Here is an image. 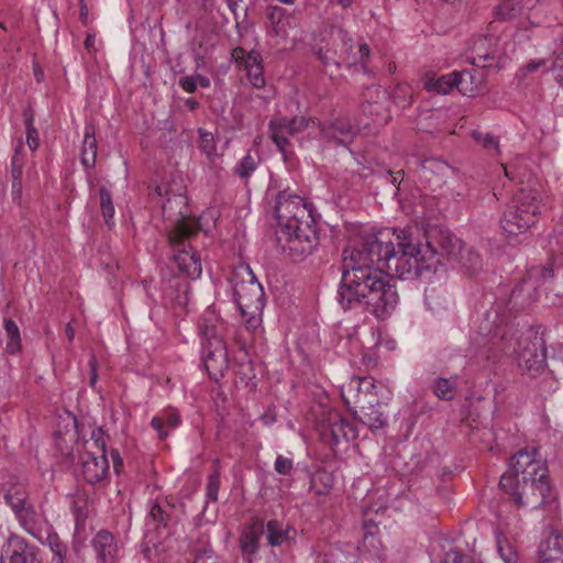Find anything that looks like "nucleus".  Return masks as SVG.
<instances>
[{
	"label": "nucleus",
	"instance_id": "obj_1",
	"mask_svg": "<svg viewBox=\"0 0 563 563\" xmlns=\"http://www.w3.org/2000/svg\"><path fill=\"white\" fill-rule=\"evenodd\" d=\"M437 251L410 230L382 231L364 236L342 253L338 290L343 309L362 305L378 319L396 309L399 296L391 277L411 280L435 268Z\"/></svg>",
	"mask_w": 563,
	"mask_h": 563
},
{
	"label": "nucleus",
	"instance_id": "obj_2",
	"mask_svg": "<svg viewBox=\"0 0 563 563\" xmlns=\"http://www.w3.org/2000/svg\"><path fill=\"white\" fill-rule=\"evenodd\" d=\"M278 221L277 240L292 261H301L318 244V236L311 225V209L303 198L288 190L279 192L276 202Z\"/></svg>",
	"mask_w": 563,
	"mask_h": 563
},
{
	"label": "nucleus",
	"instance_id": "obj_3",
	"mask_svg": "<svg viewBox=\"0 0 563 563\" xmlns=\"http://www.w3.org/2000/svg\"><path fill=\"white\" fill-rule=\"evenodd\" d=\"M506 330L496 328L492 336L484 343L481 355L488 361H495L500 353L512 352L518 357L520 367L528 371L540 369L545 365L547 349L543 338L538 335L533 329H529L523 335L517 339L515 346L507 341Z\"/></svg>",
	"mask_w": 563,
	"mask_h": 563
},
{
	"label": "nucleus",
	"instance_id": "obj_4",
	"mask_svg": "<svg viewBox=\"0 0 563 563\" xmlns=\"http://www.w3.org/2000/svg\"><path fill=\"white\" fill-rule=\"evenodd\" d=\"M233 294L247 331L254 333L262 327L265 294L249 265L234 273Z\"/></svg>",
	"mask_w": 563,
	"mask_h": 563
},
{
	"label": "nucleus",
	"instance_id": "obj_5",
	"mask_svg": "<svg viewBox=\"0 0 563 563\" xmlns=\"http://www.w3.org/2000/svg\"><path fill=\"white\" fill-rule=\"evenodd\" d=\"M499 485L506 494L511 496L518 507L528 506L534 509L549 506L553 509L556 508V496L550 486L548 475L515 483L511 475L504 474L500 477Z\"/></svg>",
	"mask_w": 563,
	"mask_h": 563
},
{
	"label": "nucleus",
	"instance_id": "obj_6",
	"mask_svg": "<svg viewBox=\"0 0 563 563\" xmlns=\"http://www.w3.org/2000/svg\"><path fill=\"white\" fill-rule=\"evenodd\" d=\"M196 230L188 222L180 220L168 232V243L174 255V263L178 271L190 279H197L202 272L201 260L198 252L192 247L190 239Z\"/></svg>",
	"mask_w": 563,
	"mask_h": 563
},
{
	"label": "nucleus",
	"instance_id": "obj_7",
	"mask_svg": "<svg viewBox=\"0 0 563 563\" xmlns=\"http://www.w3.org/2000/svg\"><path fill=\"white\" fill-rule=\"evenodd\" d=\"M539 194L536 189L520 188L500 220L501 229L508 235L526 232L536 222L540 210Z\"/></svg>",
	"mask_w": 563,
	"mask_h": 563
},
{
	"label": "nucleus",
	"instance_id": "obj_8",
	"mask_svg": "<svg viewBox=\"0 0 563 563\" xmlns=\"http://www.w3.org/2000/svg\"><path fill=\"white\" fill-rule=\"evenodd\" d=\"M106 446V433L101 428L92 429L90 439L84 442V452L80 455V473L90 485L101 483L109 474Z\"/></svg>",
	"mask_w": 563,
	"mask_h": 563
},
{
	"label": "nucleus",
	"instance_id": "obj_9",
	"mask_svg": "<svg viewBox=\"0 0 563 563\" xmlns=\"http://www.w3.org/2000/svg\"><path fill=\"white\" fill-rule=\"evenodd\" d=\"M202 335V361L209 377L219 380L228 368L227 345L214 324L203 319L199 323Z\"/></svg>",
	"mask_w": 563,
	"mask_h": 563
},
{
	"label": "nucleus",
	"instance_id": "obj_10",
	"mask_svg": "<svg viewBox=\"0 0 563 563\" xmlns=\"http://www.w3.org/2000/svg\"><path fill=\"white\" fill-rule=\"evenodd\" d=\"M538 452L534 448L522 449L518 451L510 460V471L506 474L511 475L517 481L531 479L533 477H545L548 468L543 461L537 459Z\"/></svg>",
	"mask_w": 563,
	"mask_h": 563
},
{
	"label": "nucleus",
	"instance_id": "obj_11",
	"mask_svg": "<svg viewBox=\"0 0 563 563\" xmlns=\"http://www.w3.org/2000/svg\"><path fill=\"white\" fill-rule=\"evenodd\" d=\"M336 48L339 51V58L342 64L353 66L361 64L366 66V60L369 57V47L365 43L355 44L349 33L339 27L335 32Z\"/></svg>",
	"mask_w": 563,
	"mask_h": 563
},
{
	"label": "nucleus",
	"instance_id": "obj_12",
	"mask_svg": "<svg viewBox=\"0 0 563 563\" xmlns=\"http://www.w3.org/2000/svg\"><path fill=\"white\" fill-rule=\"evenodd\" d=\"M375 379L371 376H353L341 386V397L346 406L360 405L377 398Z\"/></svg>",
	"mask_w": 563,
	"mask_h": 563
},
{
	"label": "nucleus",
	"instance_id": "obj_13",
	"mask_svg": "<svg viewBox=\"0 0 563 563\" xmlns=\"http://www.w3.org/2000/svg\"><path fill=\"white\" fill-rule=\"evenodd\" d=\"M321 434L323 438L330 434L332 443L338 444L341 441L355 440L358 431L353 422L344 419L339 411L330 409L322 421Z\"/></svg>",
	"mask_w": 563,
	"mask_h": 563
},
{
	"label": "nucleus",
	"instance_id": "obj_14",
	"mask_svg": "<svg viewBox=\"0 0 563 563\" xmlns=\"http://www.w3.org/2000/svg\"><path fill=\"white\" fill-rule=\"evenodd\" d=\"M320 137L329 143L346 146L355 136L356 132L350 120L345 117H338L329 121H318Z\"/></svg>",
	"mask_w": 563,
	"mask_h": 563
},
{
	"label": "nucleus",
	"instance_id": "obj_15",
	"mask_svg": "<svg viewBox=\"0 0 563 563\" xmlns=\"http://www.w3.org/2000/svg\"><path fill=\"white\" fill-rule=\"evenodd\" d=\"M424 303L427 309L438 319H445L453 314V300L448 288L435 282H431L424 290Z\"/></svg>",
	"mask_w": 563,
	"mask_h": 563
},
{
	"label": "nucleus",
	"instance_id": "obj_16",
	"mask_svg": "<svg viewBox=\"0 0 563 563\" xmlns=\"http://www.w3.org/2000/svg\"><path fill=\"white\" fill-rule=\"evenodd\" d=\"M357 552L361 558L374 562H380L385 558V548L379 537V528L372 520L363 523V538L357 545Z\"/></svg>",
	"mask_w": 563,
	"mask_h": 563
},
{
	"label": "nucleus",
	"instance_id": "obj_17",
	"mask_svg": "<svg viewBox=\"0 0 563 563\" xmlns=\"http://www.w3.org/2000/svg\"><path fill=\"white\" fill-rule=\"evenodd\" d=\"M0 563H42L34 548L18 537L10 536L2 547Z\"/></svg>",
	"mask_w": 563,
	"mask_h": 563
},
{
	"label": "nucleus",
	"instance_id": "obj_18",
	"mask_svg": "<svg viewBox=\"0 0 563 563\" xmlns=\"http://www.w3.org/2000/svg\"><path fill=\"white\" fill-rule=\"evenodd\" d=\"M98 563H117L120 549L115 537L108 530H100L91 540Z\"/></svg>",
	"mask_w": 563,
	"mask_h": 563
},
{
	"label": "nucleus",
	"instance_id": "obj_19",
	"mask_svg": "<svg viewBox=\"0 0 563 563\" xmlns=\"http://www.w3.org/2000/svg\"><path fill=\"white\" fill-rule=\"evenodd\" d=\"M541 563H563V536L555 529L549 531V536L539 548Z\"/></svg>",
	"mask_w": 563,
	"mask_h": 563
},
{
	"label": "nucleus",
	"instance_id": "obj_20",
	"mask_svg": "<svg viewBox=\"0 0 563 563\" xmlns=\"http://www.w3.org/2000/svg\"><path fill=\"white\" fill-rule=\"evenodd\" d=\"M497 38L493 35H478L473 40L472 64L486 67V63L495 59Z\"/></svg>",
	"mask_w": 563,
	"mask_h": 563
},
{
	"label": "nucleus",
	"instance_id": "obj_21",
	"mask_svg": "<svg viewBox=\"0 0 563 563\" xmlns=\"http://www.w3.org/2000/svg\"><path fill=\"white\" fill-rule=\"evenodd\" d=\"M360 421L369 429H380L387 424V416L380 410L378 398L360 404Z\"/></svg>",
	"mask_w": 563,
	"mask_h": 563
},
{
	"label": "nucleus",
	"instance_id": "obj_22",
	"mask_svg": "<svg viewBox=\"0 0 563 563\" xmlns=\"http://www.w3.org/2000/svg\"><path fill=\"white\" fill-rule=\"evenodd\" d=\"M269 135L277 148L286 156L289 136H295L289 118L273 119L268 123Z\"/></svg>",
	"mask_w": 563,
	"mask_h": 563
},
{
	"label": "nucleus",
	"instance_id": "obj_23",
	"mask_svg": "<svg viewBox=\"0 0 563 563\" xmlns=\"http://www.w3.org/2000/svg\"><path fill=\"white\" fill-rule=\"evenodd\" d=\"M495 448L497 451L511 445L518 435V428L510 419H498L493 429Z\"/></svg>",
	"mask_w": 563,
	"mask_h": 563
},
{
	"label": "nucleus",
	"instance_id": "obj_24",
	"mask_svg": "<svg viewBox=\"0 0 563 563\" xmlns=\"http://www.w3.org/2000/svg\"><path fill=\"white\" fill-rule=\"evenodd\" d=\"M553 276H554V272H553L552 267H547V266H534V267H531L528 271L526 277L514 289L512 297L518 296L519 292L523 291L525 289H529V288L536 289L540 285H542L545 282L552 279Z\"/></svg>",
	"mask_w": 563,
	"mask_h": 563
},
{
	"label": "nucleus",
	"instance_id": "obj_25",
	"mask_svg": "<svg viewBox=\"0 0 563 563\" xmlns=\"http://www.w3.org/2000/svg\"><path fill=\"white\" fill-rule=\"evenodd\" d=\"M264 533V523L255 521L250 525L242 533L240 539V547L244 555L251 560L258 550L260 539Z\"/></svg>",
	"mask_w": 563,
	"mask_h": 563
},
{
	"label": "nucleus",
	"instance_id": "obj_26",
	"mask_svg": "<svg viewBox=\"0 0 563 563\" xmlns=\"http://www.w3.org/2000/svg\"><path fill=\"white\" fill-rule=\"evenodd\" d=\"M97 140H96V128L92 123H86L85 136L81 147V164L86 168H92L97 159Z\"/></svg>",
	"mask_w": 563,
	"mask_h": 563
},
{
	"label": "nucleus",
	"instance_id": "obj_27",
	"mask_svg": "<svg viewBox=\"0 0 563 563\" xmlns=\"http://www.w3.org/2000/svg\"><path fill=\"white\" fill-rule=\"evenodd\" d=\"M457 74L456 89L464 96H474L479 92V85L482 84V76L474 69H464L455 71Z\"/></svg>",
	"mask_w": 563,
	"mask_h": 563
},
{
	"label": "nucleus",
	"instance_id": "obj_28",
	"mask_svg": "<svg viewBox=\"0 0 563 563\" xmlns=\"http://www.w3.org/2000/svg\"><path fill=\"white\" fill-rule=\"evenodd\" d=\"M449 172V165L440 158H427L421 162V177L435 185L443 181V177Z\"/></svg>",
	"mask_w": 563,
	"mask_h": 563
},
{
	"label": "nucleus",
	"instance_id": "obj_29",
	"mask_svg": "<svg viewBox=\"0 0 563 563\" xmlns=\"http://www.w3.org/2000/svg\"><path fill=\"white\" fill-rule=\"evenodd\" d=\"M456 76L457 74L453 71L439 77H429L424 81V88L428 91H432L439 95H448L453 90V88H456Z\"/></svg>",
	"mask_w": 563,
	"mask_h": 563
},
{
	"label": "nucleus",
	"instance_id": "obj_30",
	"mask_svg": "<svg viewBox=\"0 0 563 563\" xmlns=\"http://www.w3.org/2000/svg\"><path fill=\"white\" fill-rule=\"evenodd\" d=\"M267 541L272 547L282 545L290 539L291 528L288 525H283L278 520H269L266 525Z\"/></svg>",
	"mask_w": 563,
	"mask_h": 563
},
{
	"label": "nucleus",
	"instance_id": "obj_31",
	"mask_svg": "<svg viewBox=\"0 0 563 563\" xmlns=\"http://www.w3.org/2000/svg\"><path fill=\"white\" fill-rule=\"evenodd\" d=\"M180 424V417L176 411L165 412L161 417H154L151 421V426L158 432L161 439H165L168 435L169 429H175Z\"/></svg>",
	"mask_w": 563,
	"mask_h": 563
},
{
	"label": "nucleus",
	"instance_id": "obj_32",
	"mask_svg": "<svg viewBox=\"0 0 563 563\" xmlns=\"http://www.w3.org/2000/svg\"><path fill=\"white\" fill-rule=\"evenodd\" d=\"M27 497L26 488L22 484L12 485L4 494V499L13 511L31 505Z\"/></svg>",
	"mask_w": 563,
	"mask_h": 563
},
{
	"label": "nucleus",
	"instance_id": "obj_33",
	"mask_svg": "<svg viewBox=\"0 0 563 563\" xmlns=\"http://www.w3.org/2000/svg\"><path fill=\"white\" fill-rule=\"evenodd\" d=\"M3 327L7 334V353L11 355L19 353L22 346L19 327L12 319H4Z\"/></svg>",
	"mask_w": 563,
	"mask_h": 563
},
{
	"label": "nucleus",
	"instance_id": "obj_34",
	"mask_svg": "<svg viewBox=\"0 0 563 563\" xmlns=\"http://www.w3.org/2000/svg\"><path fill=\"white\" fill-rule=\"evenodd\" d=\"M432 390L442 400H452L456 394V378L435 379Z\"/></svg>",
	"mask_w": 563,
	"mask_h": 563
},
{
	"label": "nucleus",
	"instance_id": "obj_35",
	"mask_svg": "<svg viewBox=\"0 0 563 563\" xmlns=\"http://www.w3.org/2000/svg\"><path fill=\"white\" fill-rule=\"evenodd\" d=\"M332 476L328 472H317L311 476L310 490L317 496L327 495L332 488Z\"/></svg>",
	"mask_w": 563,
	"mask_h": 563
},
{
	"label": "nucleus",
	"instance_id": "obj_36",
	"mask_svg": "<svg viewBox=\"0 0 563 563\" xmlns=\"http://www.w3.org/2000/svg\"><path fill=\"white\" fill-rule=\"evenodd\" d=\"M460 262L468 274L478 272L483 265L481 255L473 249H462L460 252Z\"/></svg>",
	"mask_w": 563,
	"mask_h": 563
},
{
	"label": "nucleus",
	"instance_id": "obj_37",
	"mask_svg": "<svg viewBox=\"0 0 563 563\" xmlns=\"http://www.w3.org/2000/svg\"><path fill=\"white\" fill-rule=\"evenodd\" d=\"M20 525L30 534L36 537V514L34 507L29 505L14 511Z\"/></svg>",
	"mask_w": 563,
	"mask_h": 563
},
{
	"label": "nucleus",
	"instance_id": "obj_38",
	"mask_svg": "<svg viewBox=\"0 0 563 563\" xmlns=\"http://www.w3.org/2000/svg\"><path fill=\"white\" fill-rule=\"evenodd\" d=\"M258 162V156L247 153L235 166L234 174L247 180L251 174L257 168Z\"/></svg>",
	"mask_w": 563,
	"mask_h": 563
},
{
	"label": "nucleus",
	"instance_id": "obj_39",
	"mask_svg": "<svg viewBox=\"0 0 563 563\" xmlns=\"http://www.w3.org/2000/svg\"><path fill=\"white\" fill-rule=\"evenodd\" d=\"M473 139L481 144L489 154H499V142L498 139L490 134L479 130L472 131Z\"/></svg>",
	"mask_w": 563,
	"mask_h": 563
},
{
	"label": "nucleus",
	"instance_id": "obj_40",
	"mask_svg": "<svg viewBox=\"0 0 563 563\" xmlns=\"http://www.w3.org/2000/svg\"><path fill=\"white\" fill-rule=\"evenodd\" d=\"M100 195V209L103 216L104 222L110 227L112 224L114 216V206L110 191L106 187L99 189Z\"/></svg>",
	"mask_w": 563,
	"mask_h": 563
},
{
	"label": "nucleus",
	"instance_id": "obj_41",
	"mask_svg": "<svg viewBox=\"0 0 563 563\" xmlns=\"http://www.w3.org/2000/svg\"><path fill=\"white\" fill-rule=\"evenodd\" d=\"M220 488V472L216 468L209 476L206 486L207 500L217 503Z\"/></svg>",
	"mask_w": 563,
	"mask_h": 563
},
{
	"label": "nucleus",
	"instance_id": "obj_42",
	"mask_svg": "<svg viewBox=\"0 0 563 563\" xmlns=\"http://www.w3.org/2000/svg\"><path fill=\"white\" fill-rule=\"evenodd\" d=\"M317 57L323 64V66L325 68H328L332 65L335 67H340V65L342 64V62L339 58L338 48H335L334 51H332V49L323 51L322 48H320L317 52Z\"/></svg>",
	"mask_w": 563,
	"mask_h": 563
},
{
	"label": "nucleus",
	"instance_id": "obj_43",
	"mask_svg": "<svg viewBox=\"0 0 563 563\" xmlns=\"http://www.w3.org/2000/svg\"><path fill=\"white\" fill-rule=\"evenodd\" d=\"M200 150L209 157L216 155V145L212 133L205 130H199Z\"/></svg>",
	"mask_w": 563,
	"mask_h": 563
},
{
	"label": "nucleus",
	"instance_id": "obj_44",
	"mask_svg": "<svg viewBox=\"0 0 563 563\" xmlns=\"http://www.w3.org/2000/svg\"><path fill=\"white\" fill-rule=\"evenodd\" d=\"M25 125H26V143L27 146L32 152L37 150L40 145V139H38V132L33 125V118L27 117L25 119Z\"/></svg>",
	"mask_w": 563,
	"mask_h": 563
},
{
	"label": "nucleus",
	"instance_id": "obj_45",
	"mask_svg": "<svg viewBox=\"0 0 563 563\" xmlns=\"http://www.w3.org/2000/svg\"><path fill=\"white\" fill-rule=\"evenodd\" d=\"M247 79L254 88H263L266 84L263 66L246 70Z\"/></svg>",
	"mask_w": 563,
	"mask_h": 563
},
{
	"label": "nucleus",
	"instance_id": "obj_46",
	"mask_svg": "<svg viewBox=\"0 0 563 563\" xmlns=\"http://www.w3.org/2000/svg\"><path fill=\"white\" fill-rule=\"evenodd\" d=\"M290 126L295 135L303 132L310 124L317 125L314 120L307 119L306 117L289 118Z\"/></svg>",
	"mask_w": 563,
	"mask_h": 563
},
{
	"label": "nucleus",
	"instance_id": "obj_47",
	"mask_svg": "<svg viewBox=\"0 0 563 563\" xmlns=\"http://www.w3.org/2000/svg\"><path fill=\"white\" fill-rule=\"evenodd\" d=\"M292 460L284 455H277L274 470L280 475H289L292 471Z\"/></svg>",
	"mask_w": 563,
	"mask_h": 563
},
{
	"label": "nucleus",
	"instance_id": "obj_48",
	"mask_svg": "<svg viewBox=\"0 0 563 563\" xmlns=\"http://www.w3.org/2000/svg\"><path fill=\"white\" fill-rule=\"evenodd\" d=\"M263 66L262 55L257 51H251L244 58L245 70Z\"/></svg>",
	"mask_w": 563,
	"mask_h": 563
},
{
	"label": "nucleus",
	"instance_id": "obj_49",
	"mask_svg": "<svg viewBox=\"0 0 563 563\" xmlns=\"http://www.w3.org/2000/svg\"><path fill=\"white\" fill-rule=\"evenodd\" d=\"M47 542L54 554H66L67 547L60 541L57 534H48Z\"/></svg>",
	"mask_w": 563,
	"mask_h": 563
},
{
	"label": "nucleus",
	"instance_id": "obj_50",
	"mask_svg": "<svg viewBox=\"0 0 563 563\" xmlns=\"http://www.w3.org/2000/svg\"><path fill=\"white\" fill-rule=\"evenodd\" d=\"M11 165H12L11 174H12L13 179L21 178L22 167H23V158L20 155L19 148L15 150V153L12 157Z\"/></svg>",
	"mask_w": 563,
	"mask_h": 563
},
{
	"label": "nucleus",
	"instance_id": "obj_51",
	"mask_svg": "<svg viewBox=\"0 0 563 563\" xmlns=\"http://www.w3.org/2000/svg\"><path fill=\"white\" fill-rule=\"evenodd\" d=\"M150 516L152 517V519L154 521H157L161 523H165L166 519L168 517L166 511L158 504L152 505L151 510H150Z\"/></svg>",
	"mask_w": 563,
	"mask_h": 563
},
{
	"label": "nucleus",
	"instance_id": "obj_52",
	"mask_svg": "<svg viewBox=\"0 0 563 563\" xmlns=\"http://www.w3.org/2000/svg\"><path fill=\"white\" fill-rule=\"evenodd\" d=\"M194 563H219V559L212 551L203 550L196 555Z\"/></svg>",
	"mask_w": 563,
	"mask_h": 563
},
{
	"label": "nucleus",
	"instance_id": "obj_53",
	"mask_svg": "<svg viewBox=\"0 0 563 563\" xmlns=\"http://www.w3.org/2000/svg\"><path fill=\"white\" fill-rule=\"evenodd\" d=\"M179 86L188 93H194L197 90V85L192 76L180 78Z\"/></svg>",
	"mask_w": 563,
	"mask_h": 563
},
{
	"label": "nucleus",
	"instance_id": "obj_54",
	"mask_svg": "<svg viewBox=\"0 0 563 563\" xmlns=\"http://www.w3.org/2000/svg\"><path fill=\"white\" fill-rule=\"evenodd\" d=\"M173 200H175L176 203H185V197L183 195H173V197L168 196L166 201L162 203V209L164 212H166L168 205H170Z\"/></svg>",
	"mask_w": 563,
	"mask_h": 563
},
{
	"label": "nucleus",
	"instance_id": "obj_55",
	"mask_svg": "<svg viewBox=\"0 0 563 563\" xmlns=\"http://www.w3.org/2000/svg\"><path fill=\"white\" fill-rule=\"evenodd\" d=\"M498 552L506 563H510L516 559V554L511 551V549H508V553H505L504 547L500 542H498Z\"/></svg>",
	"mask_w": 563,
	"mask_h": 563
},
{
	"label": "nucleus",
	"instance_id": "obj_56",
	"mask_svg": "<svg viewBox=\"0 0 563 563\" xmlns=\"http://www.w3.org/2000/svg\"><path fill=\"white\" fill-rule=\"evenodd\" d=\"M195 81H196V85L197 87L200 86L202 88H208L210 87V79L207 77V76H203V75H200V74H197V75H194L192 76Z\"/></svg>",
	"mask_w": 563,
	"mask_h": 563
},
{
	"label": "nucleus",
	"instance_id": "obj_57",
	"mask_svg": "<svg viewBox=\"0 0 563 563\" xmlns=\"http://www.w3.org/2000/svg\"><path fill=\"white\" fill-rule=\"evenodd\" d=\"M110 454L113 462V468L115 472H119V467L122 466L123 462L122 459L120 457L118 450H111Z\"/></svg>",
	"mask_w": 563,
	"mask_h": 563
},
{
	"label": "nucleus",
	"instance_id": "obj_58",
	"mask_svg": "<svg viewBox=\"0 0 563 563\" xmlns=\"http://www.w3.org/2000/svg\"><path fill=\"white\" fill-rule=\"evenodd\" d=\"M505 176L510 180H516L519 177V172L511 166L503 165Z\"/></svg>",
	"mask_w": 563,
	"mask_h": 563
},
{
	"label": "nucleus",
	"instance_id": "obj_59",
	"mask_svg": "<svg viewBox=\"0 0 563 563\" xmlns=\"http://www.w3.org/2000/svg\"><path fill=\"white\" fill-rule=\"evenodd\" d=\"M230 11L233 13L235 21L238 22V7L240 0H225Z\"/></svg>",
	"mask_w": 563,
	"mask_h": 563
},
{
	"label": "nucleus",
	"instance_id": "obj_60",
	"mask_svg": "<svg viewBox=\"0 0 563 563\" xmlns=\"http://www.w3.org/2000/svg\"><path fill=\"white\" fill-rule=\"evenodd\" d=\"M282 9L279 8H274L273 11L271 12L268 19L271 21V24H275L277 22V20H279L282 18Z\"/></svg>",
	"mask_w": 563,
	"mask_h": 563
},
{
	"label": "nucleus",
	"instance_id": "obj_61",
	"mask_svg": "<svg viewBox=\"0 0 563 563\" xmlns=\"http://www.w3.org/2000/svg\"><path fill=\"white\" fill-rule=\"evenodd\" d=\"M247 53L242 47H236L233 49L232 56L239 62L240 59H244Z\"/></svg>",
	"mask_w": 563,
	"mask_h": 563
},
{
	"label": "nucleus",
	"instance_id": "obj_62",
	"mask_svg": "<svg viewBox=\"0 0 563 563\" xmlns=\"http://www.w3.org/2000/svg\"><path fill=\"white\" fill-rule=\"evenodd\" d=\"M272 27L276 35H280L284 33V25L282 24L280 19L277 20V22L275 24H273Z\"/></svg>",
	"mask_w": 563,
	"mask_h": 563
},
{
	"label": "nucleus",
	"instance_id": "obj_63",
	"mask_svg": "<svg viewBox=\"0 0 563 563\" xmlns=\"http://www.w3.org/2000/svg\"><path fill=\"white\" fill-rule=\"evenodd\" d=\"M21 189H22V180H21V178L13 179L12 180V191L16 192V194H20Z\"/></svg>",
	"mask_w": 563,
	"mask_h": 563
},
{
	"label": "nucleus",
	"instance_id": "obj_64",
	"mask_svg": "<svg viewBox=\"0 0 563 563\" xmlns=\"http://www.w3.org/2000/svg\"><path fill=\"white\" fill-rule=\"evenodd\" d=\"M555 67H560L563 70V52L560 53V55L556 57V60L554 62Z\"/></svg>",
	"mask_w": 563,
	"mask_h": 563
}]
</instances>
